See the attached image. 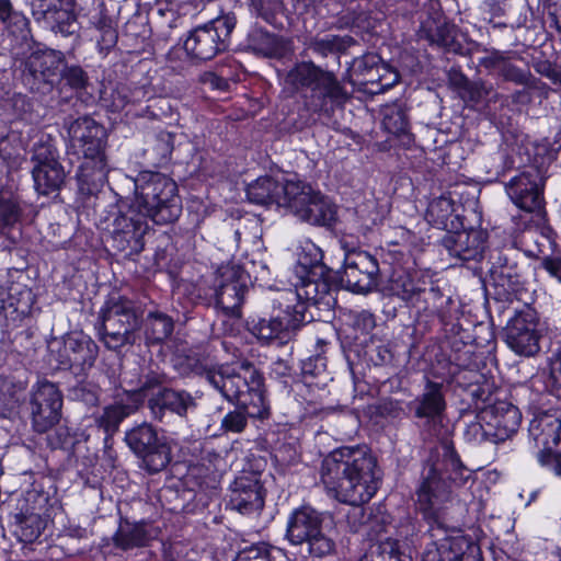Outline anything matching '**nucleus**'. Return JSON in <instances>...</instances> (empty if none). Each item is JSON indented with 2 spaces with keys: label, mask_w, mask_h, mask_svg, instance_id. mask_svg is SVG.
<instances>
[{
  "label": "nucleus",
  "mask_w": 561,
  "mask_h": 561,
  "mask_svg": "<svg viewBox=\"0 0 561 561\" xmlns=\"http://www.w3.org/2000/svg\"><path fill=\"white\" fill-rule=\"evenodd\" d=\"M27 141L22 133L13 129L0 128V163L8 167L20 164L24 158Z\"/></svg>",
  "instance_id": "34"
},
{
  "label": "nucleus",
  "mask_w": 561,
  "mask_h": 561,
  "mask_svg": "<svg viewBox=\"0 0 561 561\" xmlns=\"http://www.w3.org/2000/svg\"><path fill=\"white\" fill-rule=\"evenodd\" d=\"M236 26L233 15H224L193 28L184 42L186 54L195 60L207 61L226 51Z\"/></svg>",
  "instance_id": "9"
},
{
  "label": "nucleus",
  "mask_w": 561,
  "mask_h": 561,
  "mask_svg": "<svg viewBox=\"0 0 561 561\" xmlns=\"http://www.w3.org/2000/svg\"><path fill=\"white\" fill-rule=\"evenodd\" d=\"M69 149L82 159L77 179L82 191L93 193L107 181L105 128L90 116L78 117L68 126Z\"/></svg>",
  "instance_id": "2"
},
{
  "label": "nucleus",
  "mask_w": 561,
  "mask_h": 561,
  "mask_svg": "<svg viewBox=\"0 0 561 561\" xmlns=\"http://www.w3.org/2000/svg\"><path fill=\"white\" fill-rule=\"evenodd\" d=\"M379 264L368 252H351L345 255L341 284L353 293L367 294L378 286Z\"/></svg>",
  "instance_id": "17"
},
{
  "label": "nucleus",
  "mask_w": 561,
  "mask_h": 561,
  "mask_svg": "<svg viewBox=\"0 0 561 561\" xmlns=\"http://www.w3.org/2000/svg\"><path fill=\"white\" fill-rule=\"evenodd\" d=\"M62 394L47 380L38 381L32 390L30 409L32 426L37 433H45L60 420Z\"/></svg>",
  "instance_id": "18"
},
{
  "label": "nucleus",
  "mask_w": 561,
  "mask_h": 561,
  "mask_svg": "<svg viewBox=\"0 0 561 561\" xmlns=\"http://www.w3.org/2000/svg\"><path fill=\"white\" fill-rule=\"evenodd\" d=\"M150 525L144 520L121 523L115 535V545L124 550L144 547L153 537Z\"/></svg>",
  "instance_id": "33"
},
{
  "label": "nucleus",
  "mask_w": 561,
  "mask_h": 561,
  "mask_svg": "<svg viewBox=\"0 0 561 561\" xmlns=\"http://www.w3.org/2000/svg\"><path fill=\"white\" fill-rule=\"evenodd\" d=\"M484 376L474 369H458L453 373V381L463 389L479 386Z\"/></svg>",
  "instance_id": "59"
},
{
  "label": "nucleus",
  "mask_w": 561,
  "mask_h": 561,
  "mask_svg": "<svg viewBox=\"0 0 561 561\" xmlns=\"http://www.w3.org/2000/svg\"><path fill=\"white\" fill-rule=\"evenodd\" d=\"M249 275L239 265L222 266L216 279L215 301L226 314L237 316L248 290Z\"/></svg>",
  "instance_id": "19"
},
{
  "label": "nucleus",
  "mask_w": 561,
  "mask_h": 561,
  "mask_svg": "<svg viewBox=\"0 0 561 561\" xmlns=\"http://www.w3.org/2000/svg\"><path fill=\"white\" fill-rule=\"evenodd\" d=\"M130 201L158 225L175 221L182 211L176 183L159 172H140L135 179V195Z\"/></svg>",
  "instance_id": "4"
},
{
  "label": "nucleus",
  "mask_w": 561,
  "mask_h": 561,
  "mask_svg": "<svg viewBox=\"0 0 561 561\" xmlns=\"http://www.w3.org/2000/svg\"><path fill=\"white\" fill-rule=\"evenodd\" d=\"M12 526L15 536L20 541L32 543L36 541L47 525V516H39L38 514L30 516L11 515Z\"/></svg>",
  "instance_id": "40"
},
{
  "label": "nucleus",
  "mask_w": 561,
  "mask_h": 561,
  "mask_svg": "<svg viewBox=\"0 0 561 561\" xmlns=\"http://www.w3.org/2000/svg\"><path fill=\"white\" fill-rule=\"evenodd\" d=\"M233 561H273L265 547L252 546L238 553Z\"/></svg>",
  "instance_id": "64"
},
{
  "label": "nucleus",
  "mask_w": 561,
  "mask_h": 561,
  "mask_svg": "<svg viewBox=\"0 0 561 561\" xmlns=\"http://www.w3.org/2000/svg\"><path fill=\"white\" fill-rule=\"evenodd\" d=\"M481 420L492 432V443L497 444L511 438L518 430L522 413L517 407L506 401H497L481 411Z\"/></svg>",
  "instance_id": "23"
},
{
  "label": "nucleus",
  "mask_w": 561,
  "mask_h": 561,
  "mask_svg": "<svg viewBox=\"0 0 561 561\" xmlns=\"http://www.w3.org/2000/svg\"><path fill=\"white\" fill-rule=\"evenodd\" d=\"M380 73V81H377L376 88H369L370 93H381L392 88L399 80V75L394 70L390 69L382 61L378 67Z\"/></svg>",
  "instance_id": "58"
},
{
  "label": "nucleus",
  "mask_w": 561,
  "mask_h": 561,
  "mask_svg": "<svg viewBox=\"0 0 561 561\" xmlns=\"http://www.w3.org/2000/svg\"><path fill=\"white\" fill-rule=\"evenodd\" d=\"M327 370V358L322 354H316L301 363V371L305 376L318 377Z\"/></svg>",
  "instance_id": "61"
},
{
  "label": "nucleus",
  "mask_w": 561,
  "mask_h": 561,
  "mask_svg": "<svg viewBox=\"0 0 561 561\" xmlns=\"http://www.w3.org/2000/svg\"><path fill=\"white\" fill-rule=\"evenodd\" d=\"M96 343L82 332H73L64 340L58 353V362L64 368H91L98 357Z\"/></svg>",
  "instance_id": "24"
},
{
  "label": "nucleus",
  "mask_w": 561,
  "mask_h": 561,
  "mask_svg": "<svg viewBox=\"0 0 561 561\" xmlns=\"http://www.w3.org/2000/svg\"><path fill=\"white\" fill-rule=\"evenodd\" d=\"M380 554L388 558L389 561H412L409 553L405 552L401 542L393 538H387L379 545Z\"/></svg>",
  "instance_id": "56"
},
{
  "label": "nucleus",
  "mask_w": 561,
  "mask_h": 561,
  "mask_svg": "<svg viewBox=\"0 0 561 561\" xmlns=\"http://www.w3.org/2000/svg\"><path fill=\"white\" fill-rule=\"evenodd\" d=\"M381 62V59L376 54H365L360 57H357L353 60L350 71L351 77L353 78V82L355 84L359 83V77H365L371 71H378V67Z\"/></svg>",
  "instance_id": "51"
},
{
  "label": "nucleus",
  "mask_w": 561,
  "mask_h": 561,
  "mask_svg": "<svg viewBox=\"0 0 561 561\" xmlns=\"http://www.w3.org/2000/svg\"><path fill=\"white\" fill-rule=\"evenodd\" d=\"M96 30L100 32L98 38V48L101 54L107 55L108 51L117 43V31L112 19L101 15L95 23Z\"/></svg>",
  "instance_id": "50"
},
{
  "label": "nucleus",
  "mask_w": 561,
  "mask_h": 561,
  "mask_svg": "<svg viewBox=\"0 0 561 561\" xmlns=\"http://www.w3.org/2000/svg\"><path fill=\"white\" fill-rule=\"evenodd\" d=\"M187 368L195 375L203 376L210 382V376L219 371L220 365L209 346L192 351L185 357Z\"/></svg>",
  "instance_id": "41"
},
{
  "label": "nucleus",
  "mask_w": 561,
  "mask_h": 561,
  "mask_svg": "<svg viewBox=\"0 0 561 561\" xmlns=\"http://www.w3.org/2000/svg\"><path fill=\"white\" fill-rule=\"evenodd\" d=\"M285 538L291 546H299L301 557L311 561L327 559L336 552L335 540L323 530L321 513L308 505L289 514Z\"/></svg>",
  "instance_id": "6"
},
{
  "label": "nucleus",
  "mask_w": 561,
  "mask_h": 561,
  "mask_svg": "<svg viewBox=\"0 0 561 561\" xmlns=\"http://www.w3.org/2000/svg\"><path fill=\"white\" fill-rule=\"evenodd\" d=\"M354 39L351 36L327 35L323 38L314 39L311 49L322 57L333 53H341L347 49Z\"/></svg>",
  "instance_id": "48"
},
{
  "label": "nucleus",
  "mask_w": 561,
  "mask_h": 561,
  "mask_svg": "<svg viewBox=\"0 0 561 561\" xmlns=\"http://www.w3.org/2000/svg\"><path fill=\"white\" fill-rule=\"evenodd\" d=\"M289 180L279 183L271 176H260L247 186L248 201L256 205L275 204L283 207V199H287L286 187Z\"/></svg>",
  "instance_id": "29"
},
{
  "label": "nucleus",
  "mask_w": 561,
  "mask_h": 561,
  "mask_svg": "<svg viewBox=\"0 0 561 561\" xmlns=\"http://www.w3.org/2000/svg\"><path fill=\"white\" fill-rule=\"evenodd\" d=\"M377 459L367 446H343L324 457L320 481L328 496L353 506L370 501L379 488Z\"/></svg>",
  "instance_id": "1"
},
{
  "label": "nucleus",
  "mask_w": 561,
  "mask_h": 561,
  "mask_svg": "<svg viewBox=\"0 0 561 561\" xmlns=\"http://www.w3.org/2000/svg\"><path fill=\"white\" fill-rule=\"evenodd\" d=\"M425 219L430 225L448 231L458 230L462 226L456 204L447 195L433 198L428 203Z\"/></svg>",
  "instance_id": "31"
},
{
  "label": "nucleus",
  "mask_w": 561,
  "mask_h": 561,
  "mask_svg": "<svg viewBox=\"0 0 561 561\" xmlns=\"http://www.w3.org/2000/svg\"><path fill=\"white\" fill-rule=\"evenodd\" d=\"M196 405L195 398L188 391L171 388L159 390L148 401L151 415L158 421H163L168 412L185 417Z\"/></svg>",
  "instance_id": "26"
},
{
  "label": "nucleus",
  "mask_w": 561,
  "mask_h": 561,
  "mask_svg": "<svg viewBox=\"0 0 561 561\" xmlns=\"http://www.w3.org/2000/svg\"><path fill=\"white\" fill-rule=\"evenodd\" d=\"M4 24L12 34L21 38H26L30 32L27 18L18 11H13Z\"/></svg>",
  "instance_id": "60"
},
{
  "label": "nucleus",
  "mask_w": 561,
  "mask_h": 561,
  "mask_svg": "<svg viewBox=\"0 0 561 561\" xmlns=\"http://www.w3.org/2000/svg\"><path fill=\"white\" fill-rule=\"evenodd\" d=\"M234 410L228 412L221 420L220 427L226 433H242L249 419H265L270 414L263 391L251 392V400L236 403Z\"/></svg>",
  "instance_id": "25"
},
{
  "label": "nucleus",
  "mask_w": 561,
  "mask_h": 561,
  "mask_svg": "<svg viewBox=\"0 0 561 561\" xmlns=\"http://www.w3.org/2000/svg\"><path fill=\"white\" fill-rule=\"evenodd\" d=\"M512 203L528 213H541L545 206L543 180L537 169L526 170L505 184Z\"/></svg>",
  "instance_id": "21"
},
{
  "label": "nucleus",
  "mask_w": 561,
  "mask_h": 561,
  "mask_svg": "<svg viewBox=\"0 0 561 561\" xmlns=\"http://www.w3.org/2000/svg\"><path fill=\"white\" fill-rule=\"evenodd\" d=\"M489 273L494 285L502 287L504 290H515L519 285V275L516 267L508 265L507 259L500 253L496 261L491 262Z\"/></svg>",
  "instance_id": "43"
},
{
  "label": "nucleus",
  "mask_w": 561,
  "mask_h": 561,
  "mask_svg": "<svg viewBox=\"0 0 561 561\" xmlns=\"http://www.w3.org/2000/svg\"><path fill=\"white\" fill-rule=\"evenodd\" d=\"M124 439L150 473L162 471L172 459L169 440L159 436L157 430L149 423H141L128 430Z\"/></svg>",
  "instance_id": "12"
},
{
  "label": "nucleus",
  "mask_w": 561,
  "mask_h": 561,
  "mask_svg": "<svg viewBox=\"0 0 561 561\" xmlns=\"http://www.w3.org/2000/svg\"><path fill=\"white\" fill-rule=\"evenodd\" d=\"M446 407L444 385L430 379H426L423 391L410 402L414 416L428 423L440 421Z\"/></svg>",
  "instance_id": "28"
},
{
  "label": "nucleus",
  "mask_w": 561,
  "mask_h": 561,
  "mask_svg": "<svg viewBox=\"0 0 561 561\" xmlns=\"http://www.w3.org/2000/svg\"><path fill=\"white\" fill-rule=\"evenodd\" d=\"M174 330L171 317L162 312H149L145 320V339L147 344H161Z\"/></svg>",
  "instance_id": "39"
},
{
  "label": "nucleus",
  "mask_w": 561,
  "mask_h": 561,
  "mask_svg": "<svg viewBox=\"0 0 561 561\" xmlns=\"http://www.w3.org/2000/svg\"><path fill=\"white\" fill-rule=\"evenodd\" d=\"M247 47L264 57L279 56L283 51L282 41L261 27H253L248 34Z\"/></svg>",
  "instance_id": "37"
},
{
  "label": "nucleus",
  "mask_w": 561,
  "mask_h": 561,
  "mask_svg": "<svg viewBox=\"0 0 561 561\" xmlns=\"http://www.w3.org/2000/svg\"><path fill=\"white\" fill-rule=\"evenodd\" d=\"M505 81L528 88H537L539 80L528 69L517 67L508 56L499 73Z\"/></svg>",
  "instance_id": "49"
},
{
  "label": "nucleus",
  "mask_w": 561,
  "mask_h": 561,
  "mask_svg": "<svg viewBox=\"0 0 561 561\" xmlns=\"http://www.w3.org/2000/svg\"><path fill=\"white\" fill-rule=\"evenodd\" d=\"M139 408V399L127 401L117 397L114 403L104 407L95 423L111 437L118 431L121 423Z\"/></svg>",
  "instance_id": "32"
},
{
  "label": "nucleus",
  "mask_w": 561,
  "mask_h": 561,
  "mask_svg": "<svg viewBox=\"0 0 561 561\" xmlns=\"http://www.w3.org/2000/svg\"><path fill=\"white\" fill-rule=\"evenodd\" d=\"M296 273L324 274L322 251L312 242H307L298 254Z\"/></svg>",
  "instance_id": "45"
},
{
  "label": "nucleus",
  "mask_w": 561,
  "mask_h": 561,
  "mask_svg": "<svg viewBox=\"0 0 561 561\" xmlns=\"http://www.w3.org/2000/svg\"><path fill=\"white\" fill-rule=\"evenodd\" d=\"M138 327L134 301L121 295H111L106 299L95 323L99 340L112 351L133 345Z\"/></svg>",
  "instance_id": "7"
},
{
  "label": "nucleus",
  "mask_w": 561,
  "mask_h": 561,
  "mask_svg": "<svg viewBox=\"0 0 561 561\" xmlns=\"http://www.w3.org/2000/svg\"><path fill=\"white\" fill-rule=\"evenodd\" d=\"M62 2L65 0H30L32 14L37 22H41Z\"/></svg>",
  "instance_id": "62"
},
{
  "label": "nucleus",
  "mask_w": 561,
  "mask_h": 561,
  "mask_svg": "<svg viewBox=\"0 0 561 561\" xmlns=\"http://www.w3.org/2000/svg\"><path fill=\"white\" fill-rule=\"evenodd\" d=\"M278 313L270 318L253 317L248 322L249 332L257 340L270 343L278 341L288 342L295 331L305 323V307L286 304L280 297L276 299Z\"/></svg>",
  "instance_id": "11"
},
{
  "label": "nucleus",
  "mask_w": 561,
  "mask_h": 561,
  "mask_svg": "<svg viewBox=\"0 0 561 561\" xmlns=\"http://www.w3.org/2000/svg\"><path fill=\"white\" fill-rule=\"evenodd\" d=\"M71 0H65L61 5H58L51 11L47 18L43 19L39 23L56 33L64 36L71 35L76 32L77 18L72 9Z\"/></svg>",
  "instance_id": "36"
},
{
  "label": "nucleus",
  "mask_w": 561,
  "mask_h": 561,
  "mask_svg": "<svg viewBox=\"0 0 561 561\" xmlns=\"http://www.w3.org/2000/svg\"><path fill=\"white\" fill-rule=\"evenodd\" d=\"M21 218L18 199L9 190L0 191V232L13 227Z\"/></svg>",
  "instance_id": "47"
},
{
  "label": "nucleus",
  "mask_w": 561,
  "mask_h": 561,
  "mask_svg": "<svg viewBox=\"0 0 561 561\" xmlns=\"http://www.w3.org/2000/svg\"><path fill=\"white\" fill-rule=\"evenodd\" d=\"M49 496L46 492L37 489L26 490L16 501L11 515L30 516L33 514L48 517Z\"/></svg>",
  "instance_id": "38"
},
{
  "label": "nucleus",
  "mask_w": 561,
  "mask_h": 561,
  "mask_svg": "<svg viewBox=\"0 0 561 561\" xmlns=\"http://www.w3.org/2000/svg\"><path fill=\"white\" fill-rule=\"evenodd\" d=\"M72 90H82L88 84V73L82 67L77 65L68 66L64 59V66L60 69L59 79Z\"/></svg>",
  "instance_id": "53"
},
{
  "label": "nucleus",
  "mask_w": 561,
  "mask_h": 561,
  "mask_svg": "<svg viewBox=\"0 0 561 561\" xmlns=\"http://www.w3.org/2000/svg\"><path fill=\"white\" fill-rule=\"evenodd\" d=\"M528 432L538 448V462L561 476V411L536 414L529 423Z\"/></svg>",
  "instance_id": "10"
},
{
  "label": "nucleus",
  "mask_w": 561,
  "mask_h": 561,
  "mask_svg": "<svg viewBox=\"0 0 561 561\" xmlns=\"http://www.w3.org/2000/svg\"><path fill=\"white\" fill-rule=\"evenodd\" d=\"M382 126L394 136L407 134L409 122L404 108L397 103L386 105L382 108Z\"/></svg>",
  "instance_id": "46"
},
{
  "label": "nucleus",
  "mask_w": 561,
  "mask_h": 561,
  "mask_svg": "<svg viewBox=\"0 0 561 561\" xmlns=\"http://www.w3.org/2000/svg\"><path fill=\"white\" fill-rule=\"evenodd\" d=\"M451 302L453 300L449 295L444 294L438 286L431 283L428 287L426 284L422 286L411 307L419 313L427 317H437L444 321L448 316Z\"/></svg>",
  "instance_id": "30"
},
{
  "label": "nucleus",
  "mask_w": 561,
  "mask_h": 561,
  "mask_svg": "<svg viewBox=\"0 0 561 561\" xmlns=\"http://www.w3.org/2000/svg\"><path fill=\"white\" fill-rule=\"evenodd\" d=\"M65 55L54 49H37L23 61L22 79L31 90H38L41 83L53 85L64 66Z\"/></svg>",
  "instance_id": "22"
},
{
  "label": "nucleus",
  "mask_w": 561,
  "mask_h": 561,
  "mask_svg": "<svg viewBox=\"0 0 561 561\" xmlns=\"http://www.w3.org/2000/svg\"><path fill=\"white\" fill-rule=\"evenodd\" d=\"M467 440L474 444L483 442L492 443V432L486 428L485 421L481 420V412L477 416V421L469 423L465 430Z\"/></svg>",
  "instance_id": "55"
},
{
  "label": "nucleus",
  "mask_w": 561,
  "mask_h": 561,
  "mask_svg": "<svg viewBox=\"0 0 561 561\" xmlns=\"http://www.w3.org/2000/svg\"><path fill=\"white\" fill-rule=\"evenodd\" d=\"M265 496L261 473L242 470L229 485L227 507L243 515H256L264 507Z\"/></svg>",
  "instance_id": "16"
},
{
  "label": "nucleus",
  "mask_w": 561,
  "mask_h": 561,
  "mask_svg": "<svg viewBox=\"0 0 561 561\" xmlns=\"http://www.w3.org/2000/svg\"><path fill=\"white\" fill-rule=\"evenodd\" d=\"M148 218L130 198H119L103 210L100 222L110 233L112 247L131 255L144 249Z\"/></svg>",
  "instance_id": "5"
},
{
  "label": "nucleus",
  "mask_w": 561,
  "mask_h": 561,
  "mask_svg": "<svg viewBox=\"0 0 561 561\" xmlns=\"http://www.w3.org/2000/svg\"><path fill=\"white\" fill-rule=\"evenodd\" d=\"M504 333L507 346L516 355L530 357L540 351V321L537 311L529 305L515 311Z\"/></svg>",
  "instance_id": "15"
},
{
  "label": "nucleus",
  "mask_w": 561,
  "mask_h": 561,
  "mask_svg": "<svg viewBox=\"0 0 561 561\" xmlns=\"http://www.w3.org/2000/svg\"><path fill=\"white\" fill-rule=\"evenodd\" d=\"M131 104V85L118 83L111 93V107L114 112H121Z\"/></svg>",
  "instance_id": "57"
},
{
  "label": "nucleus",
  "mask_w": 561,
  "mask_h": 561,
  "mask_svg": "<svg viewBox=\"0 0 561 561\" xmlns=\"http://www.w3.org/2000/svg\"><path fill=\"white\" fill-rule=\"evenodd\" d=\"M32 161L34 167L60 164L55 139L42 134L33 146Z\"/></svg>",
  "instance_id": "44"
},
{
  "label": "nucleus",
  "mask_w": 561,
  "mask_h": 561,
  "mask_svg": "<svg viewBox=\"0 0 561 561\" xmlns=\"http://www.w3.org/2000/svg\"><path fill=\"white\" fill-rule=\"evenodd\" d=\"M346 323L355 331L369 333L376 327V318L366 309H351L345 313Z\"/></svg>",
  "instance_id": "52"
},
{
  "label": "nucleus",
  "mask_w": 561,
  "mask_h": 561,
  "mask_svg": "<svg viewBox=\"0 0 561 561\" xmlns=\"http://www.w3.org/2000/svg\"><path fill=\"white\" fill-rule=\"evenodd\" d=\"M286 194L287 199H283V207L300 221L320 227H332L336 222V206L308 183L297 179L289 180Z\"/></svg>",
  "instance_id": "8"
},
{
  "label": "nucleus",
  "mask_w": 561,
  "mask_h": 561,
  "mask_svg": "<svg viewBox=\"0 0 561 561\" xmlns=\"http://www.w3.org/2000/svg\"><path fill=\"white\" fill-rule=\"evenodd\" d=\"M423 285H425V282L415 279L410 273L398 271L390 278L389 290L391 295L398 296L412 306Z\"/></svg>",
  "instance_id": "42"
},
{
  "label": "nucleus",
  "mask_w": 561,
  "mask_h": 561,
  "mask_svg": "<svg viewBox=\"0 0 561 561\" xmlns=\"http://www.w3.org/2000/svg\"><path fill=\"white\" fill-rule=\"evenodd\" d=\"M286 83L301 93L305 106L317 114H331L335 107L344 105L348 95L332 71L317 66L312 61L295 65L286 76Z\"/></svg>",
  "instance_id": "3"
},
{
  "label": "nucleus",
  "mask_w": 561,
  "mask_h": 561,
  "mask_svg": "<svg viewBox=\"0 0 561 561\" xmlns=\"http://www.w3.org/2000/svg\"><path fill=\"white\" fill-rule=\"evenodd\" d=\"M449 483L443 478L436 463L427 462L422 471V481L416 490V503L424 518L428 520V534L436 538V531L446 533L444 520L436 505L448 497Z\"/></svg>",
  "instance_id": "13"
},
{
  "label": "nucleus",
  "mask_w": 561,
  "mask_h": 561,
  "mask_svg": "<svg viewBox=\"0 0 561 561\" xmlns=\"http://www.w3.org/2000/svg\"><path fill=\"white\" fill-rule=\"evenodd\" d=\"M508 56L510 55L504 51L492 50L486 56L480 58L479 65L486 70L495 71L499 75Z\"/></svg>",
  "instance_id": "63"
},
{
  "label": "nucleus",
  "mask_w": 561,
  "mask_h": 561,
  "mask_svg": "<svg viewBox=\"0 0 561 561\" xmlns=\"http://www.w3.org/2000/svg\"><path fill=\"white\" fill-rule=\"evenodd\" d=\"M486 234L482 230H462L449 233L443 239L448 255L460 261H478L483 256Z\"/></svg>",
  "instance_id": "27"
},
{
  "label": "nucleus",
  "mask_w": 561,
  "mask_h": 561,
  "mask_svg": "<svg viewBox=\"0 0 561 561\" xmlns=\"http://www.w3.org/2000/svg\"><path fill=\"white\" fill-rule=\"evenodd\" d=\"M139 373L140 368L135 367L130 370H125L122 375L121 386L124 391L123 399L127 401H134L139 399V407L141 405V393L139 392L138 381H139Z\"/></svg>",
  "instance_id": "54"
},
{
  "label": "nucleus",
  "mask_w": 561,
  "mask_h": 561,
  "mask_svg": "<svg viewBox=\"0 0 561 561\" xmlns=\"http://www.w3.org/2000/svg\"><path fill=\"white\" fill-rule=\"evenodd\" d=\"M296 277L295 289H285L279 296L286 304L304 305L306 323L308 321L307 311L310 306L325 305L329 307L331 305L333 300L331 286L323 274L296 273Z\"/></svg>",
  "instance_id": "20"
},
{
  "label": "nucleus",
  "mask_w": 561,
  "mask_h": 561,
  "mask_svg": "<svg viewBox=\"0 0 561 561\" xmlns=\"http://www.w3.org/2000/svg\"><path fill=\"white\" fill-rule=\"evenodd\" d=\"M240 369L243 374L234 366L224 364L216 375L210 376L209 385L231 403L251 400V392L262 391V377L255 367L243 362Z\"/></svg>",
  "instance_id": "14"
},
{
  "label": "nucleus",
  "mask_w": 561,
  "mask_h": 561,
  "mask_svg": "<svg viewBox=\"0 0 561 561\" xmlns=\"http://www.w3.org/2000/svg\"><path fill=\"white\" fill-rule=\"evenodd\" d=\"M32 175L36 191L42 195H48L60 190L65 182L66 173L60 164L33 167Z\"/></svg>",
  "instance_id": "35"
}]
</instances>
